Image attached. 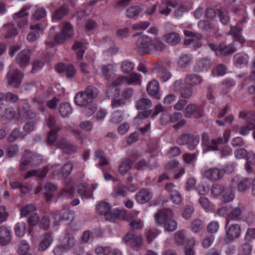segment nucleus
<instances>
[{
    "label": "nucleus",
    "mask_w": 255,
    "mask_h": 255,
    "mask_svg": "<svg viewBox=\"0 0 255 255\" xmlns=\"http://www.w3.org/2000/svg\"><path fill=\"white\" fill-rule=\"evenodd\" d=\"M199 141V135L183 133L176 139V143L179 145H186L189 150H192L196 147Z\"/></svg>",
    "instance_id": "nucleus-4"
},
{
    "label": "nucleus",
    "mask_w": 255,
    "mask_h": 255,
    "mask_svg": "<svg viewBox=\"0 0 255 255\" xmlns=\"http://www.w3.org/2000/svg\"><path fill=\"white\" fill-rule=\"evenodd\" d=\"M160 113H161V116L160 118V123L162 125H166L170 123V114L167 112L163 111V108L161 105H157L154 109V111L152 115L153 118H154Z\"/></svg>",
    "instance_id": "nucleus-20"
},
{
    "label": "nucleus",
    "mask_w": 255,
    "mask_h": 255,
    "mask_svg": "<svg viewBox=\"0 0 255 255\" xmlns=\"http://www.w3.org/2000/svg\"><path fill=\"white\" fill-rule=\"evenodd\" d=\"M35 206L33 204H29L25 206L20 210V215L22 217L29 216L33 212L36 210Z\"/></svg>",
    "instance_id": "nucleus-51"
},
{
    "label": "nucleus",
    "mask_w": 255,
    "mask_h": 255,
    "mask_svg": "<svg viewBox=\"0 0 255 255\" xmlns=\"http://www.w3.org/2000/svg\"><path fill=\"white\" fill-rule=\"evenodd\" d=\"M249 56L244 53H236L233 58V63L237 67L246 66L248 63Z\"/></svg>",
    "instance_id": "nucleus-31"
},
{
    "label": "nucleus",
    "mask_w": 255,
    "mask_h": 255,
    "mask_svg": "<svg viewBox=\"0 0 255 255\" xmlns=\"http://www.w3.org/2000/svg\"><path fill=\"white\" fill-rule=\"evenodd\" d=\"M165 168L169 172H173L174 179H179L185 173L184 168L180 166L179 162L176 159L168 162L165 164Z\"/></svg>",
    "instance_id": "nucleus-10"
},
{
    "label": "nucleus",
    "mask_w": 255,
    "mask_h": 255,
    "mask_svg": "<svg viewBox=\"0 0 255 255\" xmlns=\"http://www.w3.org/2000/svg\"><path fill=\"white\" fill-rule=\"evenodd\" d=\"M97 89L88 88L86 91L76 94L74 97L75 104L80 107H84L92 103L96 96L95 91Z\"/></svg>",
    "instance_id": "nucleus-3"
},
{
    "label": "nucleus",
    "mask_w": 255,
    "mask_h": 255,
    "mask_svg": "<svg viewBox=\"0 0 255 255\" xmlns=\"http://www.w3.org/2000/svg\"><path fill=\"white\" fill-rule=\"evenodd\" d=\"M242 29L237 26H230V30L228 32V34L232 35L235 42V44L236 45L237 42L240 43L241 46H242L245 43V39L241 35Z\"/></svg>",
    "instance_id": "nucleus-21"
},
{
    "label": "nucleus",
    "mask_w": 255,
    "mask_h": 255,
    "mask_svg": "<svg viewBox=\"0 0 255 255\" xmlns=\"http://www.w3.org/2000/svg\"><path fill=\"white\" fill-rule=\"evenodd\" d=\"M243 210V207L241 205H239L237 207L232 210L231 209L229 215V221L239 220L241 212Z\"/></svg>",
    "instance_id": "nucleus-42"
},
{
    "label": "nucleus",
    "mask_w": 255,
    "mask_h": 255,
    "mask_svg": "<svg viewBox=\"0 0 255 255\" xmlns=\"http://www.w3.org/2000/svg\"><path fill=\"white\" fill-rule=\"evenodd\" d=\"M217 14L220 22L224 25L228 24L230 22V18L227 13L223 11L220 9H217Z\"/></svg>",
    "instance_id": "nucleus-57"
},
{
    "label": "nucleus",
    "mask_w": 255,
    "mask_h": 255,
    "mask_svg": "<svg viewBox=\"0 0 255 255\" xmlns=\"http://www.w3.org/2000/svg\"><path fill=\"white\" fill-rule=\"evenodd\" d=\"M159 233L155 229H150L146 232V238L149 244L151 243L153 240L158 235Z\"/></svg>",
    "instance_id": "nucleus-56"
},
{
    "label": "nucleus",
    "mask_w": 255,
    "mask_h": 255,
    "mask_svg": "<svg viewBox=\"0 0 255 255\" xmlns=\"http://www.w3.org/2000/svg\"><path fill=\"white\" fill-rule=\"evenodd\" d=\"M30 60V53L28 50H23L19 53L15 58L16 63L20 67H24L28 65Z\"/></svg>",
    "instance_id": "nucleus-23"
},
{
    "label": "nucleus",
    "mask_w": 255,
    "mask_h": 255,
    "mask_svg": "<svg viewBox=\"0 0 255 255\" xmlns=\"http://www.w3.org/2000/svg\"><path fill=\"white\" fill-rule=\"evenodd\" d=\"M140 75L133 73L129 76H126V83L128 85H138L140 83Z\"/></svg>",
    "instance_id": "nucleus-50"
},
{
    "label": "nucleus",
    "mask_w": 255,
    "mask_h": 255,
    "mask_svg": "<svg viewBox=\"0 0 255 255\" xmlns=\"http://www.w3.org/2000/svg\"><path fill=\"white\" fill-rule=\"evenodd\" d=\"M30 31L27 35V40L30 42L36 41L40 37V33L44 31V28L42 23H37L31 25L30 27Z\"/></svg>",
    "instance_id": "nucleus-15"
},
{
    "label": "nucleus",
    "mask_w": 255,
    "mask_h": 255,
    "mask_svg": "<svg viewBox=\"0 0 255 255\" xmlns=\"http://www.w3.org/2000/svg\"><path fill=\"white\" fill-rule=\"evenodd\" d=\"M198 154V152L193 153H185L182 156L183 159L185 163L190 164L196 160Z\"/></svg>",
    "instance_id": "nucleus-61"
},
{
    "label": "nucleus",
    "mask_w": 255,
    "mask_h": 255,
    "mask_svg": "<svg viewBox=\"0 0 255 255\" xmlns=\"http://www.w3.org/2000/svg\"><path fill=\"white\" fill-rule=\"evenodd\" d=\"M255 165V154L254 153H249L246 159V163L245 165V169L248 173H251L252 171V166Z\"/></svg>",
    "instance_id": "nucleus-47"
},
{
    "label": "nucleus",
    "mask_w": 255,
    "mask_h": 255,
    "mask_svg": "<svg viewBox=\"0 0 255 255\" xmlns=\"http://www.w3.org/2000/svg\"><path fill=\"white\" fill-rule=\"evenodd\" d=\"M32 158V153L29 150H25L22 156L21 161L19 165L20 171H25L28 167L31 161L29 159Z\"/></svg>",
    "instance_id": "nucleus-28"
},
{
    "label": "nucleus",
    "mask_w": 255,
    "mask_h": 255,
    "mask_svg": "<svg viewBox=\"0 0 255 255\" xmlns=\"http://www.w3.org/2000/svg\"><path fill=\"white\" fill-rule=\"evenodd\" d=\"M235 42L228 45H224L222 44H219V53L221 55L226 56L229 55L237 50Z\"/></svg>",
    "instance_id": "nucleus-33"
},
{
    "label": "nucleus",
    "mask_w": 255,
    "mask_h": 255,
    "mask_svg": "<svg viewBox=\"0 0 255 255\" xmlns=\"http://www.w3.org/2000/svg\"><path fill=\"white\" fill-rule=\"evenodd\" d=\"M146 89L150 95L154 96L157 99L159 98V86L157 81L153 80L150 81L147 84Z\"/></svg>",
    "instance_id": "nucleus-32"
},
{
    "label": "nucleus",
    "mask_w": 255,
    "mask_h": 255,
    "mask_svg": "<svg viewBox=\"0 0 255 255\" xmlns=\"http://www.w3.org/2000/svg\"><path fill=\"white\" fill-rule=\"evenodd\" d=\"M101 70L105 79L110 81L114 77V70L111 65L103 66Z\"/></svg>",
    "instance_id": "nucleus-43"
},
{
    "label": "nucleus",
    "mask_w": 255,
    "mask_h": 255,
    "mask_svg": "<svg viewBox=\"0 0 255 255\" xmlns=\"http://www.w3.org/2000/svg\"><path fill=\"white\" fill-rule=\"evenodd\" d=\"M68 12V8L65 5H61L55 9L53 14L52 17L54 19L59 20L67 15Z\"/></svg>",
    "instance_id": "nucleus-40"
},
{
    "label": "nucleus",
    "mask_w": 255,
    "mask_h": 255,
    "mask_svg": "<svg viewBox=\"0 0 255 255\" xmlns=\"http://www.w3.org/2000/svg\"><path fill=\"white\" fill-rule=\"evenodd\" d=\"M141 8L139 6H132L127 9L126 15L129 18H136L139 15Z\"/></svg>",
    "instance_id": "nucleus-46"
},
{
    "label": "nucleus",
    "mask_w": 255,
    "mask_h": 255,
    "mask_svg": "<svg viewBox=\"0 0 255 255\" xmlns=\"http://www.w3.org/2000/svg\"><path fill=\"white\" fill-rule=\"evenodd\" d=\"M95 156L96 159H100L99 164L100 166H103L108 164V161L106 159L104 151L102 150H97L95 152Z\"/></svg>",
    "instance_id": "nucleus-53"
},
{
    "label": "nucleus",
    "mask_w": 255,
    "mask_h": 255,
    "mask_svg": "<svg viewBox=\"0 0 255 255\" xmlns=\"http://www.w3.org/2000/svg\"><path fill=\"white\" fill-rule=\"evenodd\" d=\"M133 162L130 159L124 160L119 166V172L124 175L129 171L132 166Z\"/></svg>",
    "instance_id": "nucleus-39"
},
{
    "label": "nucleus",
    "mask_w": 255,
    "mask_h": 255,
    "mask_svg": "<svg viewBox=\"0 0 255 255\" xmlns=\"http://www.w3.org/2000/svg\"><path fill=\"white\" fill-rule=\"evenodd\" d=\"M202 79L201 77L196 74H190L187 76L185 79V82L189 86H194L200 84Z\"/></svg>",
    "instance_id": "nucleus-37"
},
{
    "label": "nucleus",
    "mask_w": 255,
    "mask_h": 255,
    "mask_svg": "<svg viewBox=\"0 0 255 255\" xmlns=\"http://www.w3.org/2000/svg\"><path fill=\"white\" fill-rule=\"evenodd\" d=\"M157 71L158 77L161 82H165L171 77V75L168 70L165 67H159Z\"/></svg>",
    "instance_id": "nucleus-41"
},
{
    "label": "nucleus",
    "mask_w": 255,
    "mask_h": 255,
    "mask_svg": "<svg viewBox=\"0 0 255 255\" xmlns=\"http://www.w3.org/2000/svg\"><path fill=\"white\" fill-rule=\"evenodd\" d=\"M151 105V102L148 99L141 98L138 100L136 104V108L137 110H142V111L138 113L137 117L135 119L147 118L151 113V110L149 109Z\"/></svg>",
    "instance_id": "nucleus-8"
},
{
    "label": "nucleus",
    "mask_w": 255,
    "mask_h": 255,
    "mask_svg": "<svg viewBox=\"0 0 255 255\" xmlns=\"http://www.w3.org/2000/svg\"><path fill=\"white\" fill-rule=\"evenodd\" d=\"M230 136V131L228 129L225 130L223 137L220 136L217 138L212 139L208 149L212 150H218L219 145L227 143Z\"/></svg>",
    "instance_id": "nucleus-16"
},
{
    "label": "nucleus",
    "mask_w": 255,
    "mask_h": 255,
    "mask_svg": "<svg viewBox=\"0 0 255 255\" xmlns=\"http://www.w3.org/2000/svg\"><path fill=\"white\" fill-rule=\"evenodd\" d=\"M121 214L120 210L118 209H114L112 212L111 210L105 213L104 215L107 221L114 222L117 219L120 217Z\"/></svg>",
    "instance_id": "nucleus-45"
},
{
    "label": "nucleus",
    "mask_w": 255,
    "mask_h": 255,
    "mask_svg": "<svg viewBox=\"0 0 255 255\" xmlns=\"http://www.w3.org/2000/svg\"><path fill=\"white\" fill-rule=\"evenodd\" d=\"M57 148L60 149L63 153L68 154L76 151L77 147L75 144L71 143L67 139L63 137L57 142Z\"/></svg>",
    "instance_id": "nucleus-17"
},
{
    "label": "nucleus",
    "mask_w": 255,
    "mask_h": 255,
    "mask_svg": "<svg viewBox=\"0 0 255 255\" xmlns=\"http://www.w3.org/2000/svg\"><path fill=\"white\" fill-rule=\"evenodd\" d=\"M29 7L26 5L22 7L21 10L15 13L14 19L19 28L23 27L27 24L28 22V13L26 11Z\"/></svg>",
    "instance_id": "nucleus-18"
},
{
    "label": "nucleus",
    "mask_w": 255,
    "mask_h": 255,
    "mask_svg": "<svg viewBox=\"0 0 255 255\" xmlns=\"http://www.w3.org/2000/svg\"><path fill=\"white\" fill-rule=\"evenodd\" d=\"M73 27L70 22H65L61 31L57 33L54 36L55 42L58 44H62L64 42L73 36Z\"/></svg>",
    "instance_id": "nucleus-7"
},
{
    "label": "nucleus",
    "mask_w": 255,
    "mask_h": 255,
    "mask_svg": "<svg viewBox=\"0 0 255 255\" xmlns=\"http://www.w3.org/2000/svg\"><path fill=\"white\" fill-rule=\"evenodd\" d=\"M231 210V207H222L219 208L217 212V214L220 216H227V218L226 219V223L225 224V227L226 228L227 225L229 223V215L230 211Z\"/></svg>",
    "instance_id": "nucleus-55"
},
{
    "label": "nucleus",
    "mask_w": 255,
    "mask_h": 255,
    "mask_svg": "<svg viewBox=\"0 0 255 255\" xmlns=\"http://www.w3.org/2000/svg\"><path fill=\"white\" fill-rule=\"evenodd\" d=\"M77 188L78 193L82 198H90L92 197L93 191L87 183H80Z\"/></svg>",
    "instance_id": "nucleus-30"
},
{
    "label": "nucleus",
    "mask_w": 255,
    "mask_h": 255,
    "mask_svg": "<svg viewBox=\"0 0 255 255\" xmlns=\"http://www.w3.org/2000/svg\"><path fill=\"white\" fill-rule=\"evenodd\" d=\"M75 243L76 240L74 236L67 234L64 237L58 246L53 249V252L55 255H61L73 248Z\"/></svg>",
    "instance_id": "nucleus-6"
},
{
    "label": "nucleus",
    "mask_w": 255,
    "mask_h": 255,
    "mask_svg": "<svg viewBox=\"0 0 255 255\" xmlns=\"http://www.w3.org/2000/svg\"><path fill=\"white\" fill-rule=\"evenodd\" d=\"M56 185L52 183L48 182L45 184L44 197L47 202L50 201L56 190Z\"/></svg>",
    "instance_id": "nucleus-35"
},
{
    "label": "nucleus",
    "mask_w": 255,
    "mask_h": 255,
    "mask_svg": "<svg viewBox=\"0 0 255 255\" xmlns=\"http://www.w3.org/2000/svg\"><path fill=\"white\" fill-rule=\"evenodd\" d=\"M174 6L175 4L174 3L170 1H167L165 4L161 6L160 12L163 14L168 15L171 11L170 7H174Z\"/></svg>",
    "instance_id": "nucleus-63"
},
{
    "label": "nucleus",
    "mask_w": 255,
    "mask_h": 255,
    "mask_svg": "<svg viewBox=\"0 0 255 255\" xmlns=\"http://www.w3.org/2000/svg\"><path fill=\"white\" fill-rule=\"evenodd\" d=\"M59 112L63 118L69 117L72 113V108L71 105L67 102H63L60 104Z\"/></svg>",
    "instance_id": "nucleus-36"
},
{
    "label": "nucleus",
    "mask_w": 255,
    "mask_h": 255,
    "mask_svg": "<svg viewBox=\"0 0 255 255\" xmlns=\"http://www.w3.org/2000/svg\"><path fill=\"white\" fill-rule=\"evenodd\" d=\"M27 221L29 226V229L28 231L29 234H31V228L37 225L40 229L46 230L49 228L50 223L48 216L44 215L40 218L35 213L31 214L28 217Z\"/></svg>",
    "instance_id": "nucleus-2"
},
{
    "label": "nucleus",
    "mask_w": 255,
    "mask_h": 255,
    "mask_svg": "<svg viewBox=\"0 0 255 255\" xmlns=\"http://www.w3.org/2000/svg\"><path fill=\"white\" fill-rule=\"evenodd\" d=\"M134 231L131 230L127 234L123 240L126 244H129L133 250H137L141 247L143 240L139 236L134 237Z\"/></svg>",
    "instance_id": "nucleus-12"
},
{
    "label": "nucleus",
    "mask_w": 255,
    "mask_h": 255,
    "mask_svg": "<svg viewBox=\"0 0 255 255\" xmlns=\"http://www.w3.org/2000/svg\"><path fill=\"white\" fill-rule=\"evenodd\" d=\"M192 60V55L190 54H183L179 57L178 65L179 67L185 68L191 63Z\"/></svg>",
    "instance_id": "nucleus-38"
},
{
    "label": "nucleus",
    "mask_w": 255,
    "mask_h": 255,
    "mask_svg": "<svg viewBox=\"0 0 255 255\" xmlns=\"http://www.w3.org/2000/svg\"><path fill=\"white\" fill-rule=\"evenodd\" d=\"M114 192L120 196H126L128 192V188L124 184H119L114 187Z\"/></svg>",
    "instance_id": "nucleus-54"
},
{
    "label": "nucleus",
    "mask_w": 255,
    "mask_h": 255,
    "mask_svg": "<svg viewBox=\"0 0 255 255\" xmlns=\"http://www.w3.org/2000/svg\"><path fill=\"white\" fill-rule=\"evenodd\" d=\"M203 116V108L201 106L190 104L185 109V116L186 118H200Z\"/></svg>",
    "instance_id": "nucleus-13"
},
{
    "label": "nucleus",
    "mask_w": 255,
    "mask_h": 255,
    "mask_svg": "<svg viewBox=\"0 0 255 255\" xmlns=\"http://www.w3.org/2000/svg\"><path fill=\"white\" fill-rule=\"evenodd\" d=\"M26 231V225L24 222L18 223L14 226V232L17 237H23L25 234Z\"/></svg>",
    "instance_id": "nucleus-44"
},
{
    "label": "nucleus",
    "mask_w": 255,
    "mask_h": 255,
    "mask_svg": "<svg viewBox=\"0 0 255 255\" xmlns=\"http://www.w3.org/2000/svg\"><path fill=\"white\" fill-rule=\"evenodd\" d=\"M224 171L223 169L213 168L207 170L205 173V176L210 180H218L224 176Z\"/></svg>",
    "instance_id": "nucleus-25"
},
{
    "label": "nucleus",
    "mask_w": 255,
    "mask_h": 255,
    "mask_svg": "<svg viewBox=\"0 0 255 255\" xmlns=\"http://www.w3.org/2000/svg\"><path fill=\"white\" fill-rule=\"evenodd\" d=\"M152 193L147 189H141L135 195L136 201L140 204H144L150 200Z\"/></svg>",
    "instance_id": "nucleus-22"
},
{
    "label": "nucleus",
    "mask_w": 255,
    "mask_h": 255,
    "mask_svg": "<svg viewBox=\"0 0 255 255\" xmlns=\"http://www.w3.org/2000/svg\"><path fill=\"white\" fill-rule=\"evenodd\" d=\"M255 129V124L254 123H248L246 126H241L239 130V133L243 136H246L249 134L250 130Z\"/></svg>",
    "instance_id": "nucleus-52"
},
{
    "label": "nucleus",
    "mask_w": 255,
    "mask_h": 255,
    "mask_svg": "<svg viewBox=\"0 0 255 255\" xmlns=\"http://www.w3.org/2000/svg\"><path fill=\"white\" fill-rule=\"evenodd\" d=\"M198 27L200 29L209 31L213 27L212 23L209 20H200L198 23Z\"/></svg>",
    "instance_id": "nucleus-60"
},
{
    "label": "nucleus",
    "mask_w": 255,
    "mask_h": 255,
    "mask_svg": "<svg viewBox=\"0 0 255 255\" xmlns=\"http://www.w3.org/2000/svg\"><path fill=\"white\" fill-rule=\"evenodd\" d=\"M163 40L170 45H177L181 41L180 35L175 32H170L163 36Z\"/></svg>",
    "instance_id": "nucleus-26"
},
{
    "label": "nucleus",
    "mask_w": 255,
    "mask_h": 255,
    "mask_svg": "<svg viewBox=\"0 0 255 255\" xmlns=\"http://www.w3.org/2000/svg\"><path fill=\"white\" fill-rule=\"evenodd\" d=\"M138 36L135 42L138 50L144 53H150L152 51V39L148 36L142 35L141 33H136L133 37Z\"/></svg>",
    "instance_id": "nucleus-5"
},
{
    "label": "nucleus",
    "mask_w": 255,
    "mask_h": 255,
    "mask_svg": "<svg viewBox=\"0 0 255 255\" xmlns=\"http://www.w3.org/2000/svg\"><path fill=\"white\" fill-rule=\"evenodd\" d=\"M59 128L50 129L47 135V143L49 145H53L56 141L57 138V133Z\"/></svg>",
    "instance_id": "nucleus-48"
},
{
    "label": "nucleus",
    "mask_w": 255,
    "mask_h": 255,
    "mask_svg": "<svg viewBox=\"0 0 255 255\" xmlns=\"http://www.w3.org/2000/svg\"><path fill=\"white\" fill-rule=\"evenodd\" d=\"M96 209L100 215H104L111 210V206L109 203L102 201L96 205Z\"/></svg>",
    "instance_id": "nucleus-49"
},
{
    "label": "nucleus",
    "mask_w": 255,
    "mask_h": 255,
    "mask_svg": "<svg viewBox=\"0 0 255 255\" xmlns=\"http://www.w3.org/2000/svg\"><path fill=\"white\" fill-rule=\"evenodd\" d=\"M11 240L10 231L5 226H0V246H5Z\"/></svg>",
    "instance_id": "nucleus-27"
},
{
    "label": "nucleus",
    "mask_w": 255,
    "mask_h": 255,
    "mask_svg": "<svg viewBox=\"0 0 255 255\" xmlns=\"http://www.w3.org/2000/svg\"><path fill=\"white\" fill-rule=\"evenodd\" d=\"M134 68V64L128 60H126L123 62L121 65L122 71L124 73H129L131 72Z\"/></svg>",
    "instance_id": "nucleus-58"
},
{
    "label": "nucleus",
    "mask_w": 255,
    "mask_h": 255,
    "mask_svg": "<svg viewBox=\"0 0 255 255\" xmlns=\"http://www.w3.org/2000/svg\"><path fill=\"white\" fill-rule=\"evenodd\" d=\"M23 77V74L17 69L9 70L6 74L7 83L13 88H18L21 84Z\"/></svg>",
    "instance_id": "nucleus-9"
},
{
    "label": "nucleus",
    "mask_w": 255,
    "mask_h": 255,
    "mask_svg": "<svg viewBox=\"0 0 255 255\" xmlns=\"http://www.w3.org/2000/svg\"><path fill=\"white\" fill-rule=\"evenodd\" d=\"M210 65V59L207 58H203L196 62L194 67V71L197 72L207 71Z\"/></svg>",
    "instance_id": "nucleus-29"
},
{
    "label": "nucleus",
    "mask_w": 255,
    "mask_h": 255,
    "mask_svg": "<svg viewBox=\"0 0 255 255\" xmlns=\"http://www.w3.org/2000/svg\"><path fill=\"white\" fill-rule=\"evenodd\" d=\"M74 216L71 211L68 210H63L60 213L56 214L54 217V226H58L61 222L69 221L73 219Z\"/></svg>",
    "instance_id": "nucleus-19"
},
{
    "label": "nucleus",
    "mask_w": 255,
    "mask_h": 255,
    "mask_svg": "<svg viewBox=\"0 0 255 255\" xmlns=\"http://www.w3.org/2000/svg\"><path fill=\"white\" fill-rule=\"evenodd\" d=\"M46 15V11L45 8H39L37 9L32 14V18L35 20H40L44 17Z\"/></svg>",
    "instance_id": "nucleus-59"
},
{
    "label": "nucleus",
    "mask_w": 255,
    "mask_h": 255,
    "mask_svg": "<svg viewBox=\"0 0 255 255\" xmlns=\"http://www.w3.org/2000/svg\"><path fill=\"white\" fill-rule=\"evenodd\" d=\"M253 178L243 177L240 175H236L232 179V185L237 187L239 191H244L251 186Z\"/></svg>",
    "instance_id": "nucleus-11"
},
{
    "label": "nucleus",
    "mask_w": 255,
    "mask_h": 255,
    "mask_svg": "<svg viewBox=\"0 0 255 255\" xmlns=\"http://www.w3.org/2000/svg\"><path fill=\"white\" fill-rule=\"evenodd\" d=\"M172 210L168 209L160 210L154 214V220L158 225H162L168 231H173L177 228V223L173 219Z\"/></svg>",
    "instance_id": "nucleus-1"
},
{
    "label": "nucleus",
    "mask_w": 255,
    "mask_h": 255,
    "mask_svg": "<svg viewBox=\"0 0 255 255\" xmlns=\"http://www.w3.org/2000/svg\"><path fill=\"white\" fill-rule=\"evenodd\" d=\"M239 117L240 119L250 121L254 120L255 115L252 112L242 111L240 113Z\"/></svg>",
    "instance_id": "nucleus-62"
},
{
    "label": "nucleus",
    "mask_w": 255,
    "mask_h": 255,
    "mask_svg": "<svg viewBox=\"0 0 255 255\" xmlns=\"http://www.w3.org/2000/svg\"><path fill=\"white\" fill-rule=\"evenodd\" d=\"M241 234V227L236 224L231 225L226 231V235L229 240H234L239 237Z\"/></svg>",
    "instance_id": "nucleus-24"
},
{
    "label": "nucleus",
    "mask_w": 255,
    "mask_h": 255,
    "mask_svg": "<svg viewBox=\"0 0 255 255\" xmlns=\"http://www.w3.org/2000/svg\"><path fill=\"white\" fill-rule=\"evenodd\" d=\"M55 70L58 73H64L66 78L68 79L73 78L76 75V71L75 67L73 65L70 64L58 63L55 66Z\"/></svg>",
    "instance_id": "nucleus-14"
},
{
    "label": "nucleus",
    "mask_w": 255,
    "mask_h": 255,
    "mask_svg": "<svg viewBox=\"0 0 255 255\" xmlns=\"http://www.w3.org/2000/svg\"><path fill=\"white\" fill-rule=\"evenodd\" d=\"M53 240V237L50 234L47 233L45 234L43 236L41 241L40 242L38 247V250L43 251L47 249L52 244Z\"/></svg>",
    "instance_id": "nucleus-34"
},
{
    "label": "nucleus",
    "mask_w": 255,
    "mask_h": 255,
    "mask_svg": "<svg viewBox=\"0 0 255 255\" xmlns=\"http://www.w3.org/2000/svg\"><path fill=\"white\" fill-rule=\"evenodd\" d=\"M195 244V240L194 239H190L187 243L188 246L185 248V255H194V252L193 250Z\"/></svg>",
    "instance_id": "nucleus-64"
}]
</instances>
